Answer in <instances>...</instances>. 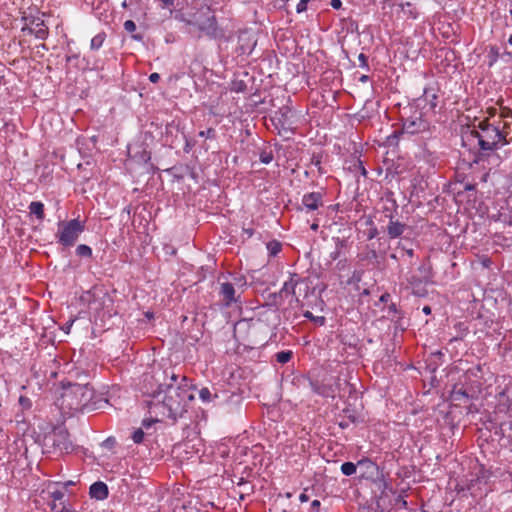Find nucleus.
I'll use <instances>...</instances> for the list:
<instances>
[{
  "instance_id": "obj_1",
  "label": "nucleus",
  "mask_w": 512,
  "mask_h": 512,
  "mask_svg": "<svg viewBox=\"0 0 512 512\" xmlns=\"http://www.w3.org/2000/svg\"><path fill=\"white\" fill-rule=\"evenodd\" d=\"M151 398L150 410H158L163 416L176 421L184 416L189 402L195 397L189 384L161 383L152 392Z\"/></svg>"
},
{
  "instance_id": "obj_2",
  "label": "nucleus",
  "mask_w": 512,
  "mask_h": 512,
  "mask_svg": "<svg viewBox=\"0 0 512 512\" xmlns=\"http://www.w3.org/2000/svg\"><path fill=\"white\" fill-rule=\"evenodd\" d=\"M478 128V130L474 129L470 132V136L477 140L480 148L478 160H482L490 152L508 144L506 134L498 126L488 122H480Z\"/></svg>"
},
{
  "instance_id": "obj_3",
  "label": "nucleus",
  "mask_w": 512,
  "mask_h": 512,
  "mask_svg": "<svg viewBox=\"0 0 512 512\" xmlns=\"http://www.w3.org/2000/svg\"><path fill=\"white\" fill-rule=\"evenodd\" d=\"M267 325L260 319H240L234 325L233 334L238 341L252 345H263L267 342Z\"/></svg>"
},
{
  "instance_id": "obj_4",
  "label": "nucleus",
  "mask_w": 512,
  "mask_h": 512,
  "mask_svg": "<svg viewBox=\"0 0 512 512\" xmlns=\"http://www.w3.org/2000/svg\"><path fill=\"white\" fill-rule=\"evenodd\" d=\"M186 23L196 27L210 39L225 37L224 30L218 26L217 19L209 7L195 13L191 19L186 20Z\"/></svg>"
},
{
  "instance_id": "obj_5",
  "label": "nucleus",
  "mask_w": 512,
  "mask_h": 512,
  "mask_svg": "<svg viewBox=\"0 0 512 512\" xmlns=\"http://www.w3.org/2000/svg\"><path fill=\"white\" fill-rule=\"evenodd\" d=\"M57 226L55 237L57 243L63 248L73 247L86 228L85 221L80 220L79 217L68 221H59Z\"/></svg>"
},
{
  "instance_id": "obj_6",
  "label": "nucleus",
  "mask_w": 512,
  "mask_h": 512,
  "mask_svg": "<svg viewBox=\"0 0 512 512\" xmlns=\"http://www.w3.org/2000/svg\"><path fill=\"white\" fill-rule=\"evenodd\" d=\"M73 450L70 434L65 427H56L43 438V452L52 454L70 453Z\"/></svg>"
},
{
  "instance_id": "obj_7",
  "label": "nucleus",
  "mask_w": 512,
  "mask_h": 512,
  "mask_svg": "<svg viewBox=\"0 0 512 512\" xmlns=\"http://www.w3.org/2000/svg\"><path fill=\"white\" fill-rule=\"evenodd\" d=\"M91 397L92 393L87 385L71 384L64 388L61 395V405L69 410L78 411L87 405Z\"/></svg>"
},
{
  "instance_id": "obj_8",
  "label": "nucleus",
  "mask_w": 512,
  "mask_h": 512,
  "mask_svg": "<svg viewBox=\"0 0 512 512\" xmlns=\"http://www.w3.org/2000/svg\"><path fill=\"white\" fill-rule=\"evenodd\" d=\"M357 470H359V482H361L362 480H366L375 484L378 487V489L381 490L382 494L388 488V483L385 480L382 470L370 458L363 457L360 460H358Z\"/></svg>"
},
{
  "instance_id": "obj_9",
  "label": "nucleus",
  "mask_w": 512,
  "mask_h": 512,
  "mask_svg": "<svg viewBox=\"0 0 512 512\" xmlns=\"http://www.w3.org/2000/svg\"><path fill=\"white\" fill-rule=\"evenodd\" d=\"M359 262L370 270L381 268L385 260V252H379L374 244H367L361 252L357 254Z\"/></svg>"
},
{
  "instance_id": "obj_10",
  "label": "nucleus",
  "mask_w": 512,
  "mask_h": 512,
  "mask_svg": "<svg viewBox=\"0 0 512 512\" xmlns=\"http://www.w3.org/2000/svg\"><path fill=\"white\" fill-rule=\"evenodd\" d=\"M429 127V122L423 117L420 111H414L412 115L403 119L402 122V132L411 135L427 131Z\"/></svg>"
},
{
  "instance_id": "obj_11",
  "label": "nucleus",
  "mask_w": 512,
  "mask_h": 512,
  "mask_svg": "<svg viewBox=\"0 0 512 512\" xmlns=\"http://www.w3.org/2000/svg\"><path fill=\"white\" fill-rule=\"evenodd\" d=\"M309 386L315 394L326 398H333L338 390V383L332 377L322 380L309 379Z\"/></svg>"
},
{
  "instance_id": "obj_12",
  "label": "nucleus",
  "mask_w": 512,
  "mask_h": 512,
  "mask_svg": "<svg viewBox=\"0 0 512 512\" xmlns=\"http://www.w3.org/2000/svg\"><path fill=\"white\" fill-rule=\"evenodd\" d=\"M289 112L290 108L283 106L275 111L274 115L271 117V121L275 128L278 130L279 135H283V133L293 134V129L291 128V123L289 122Z\"/></svg>"
},
{
  "instance_id": "obj_13",
  "label": "nucleus",
  "mask_w": 512,
  "mask_h": 512,
  "mask_svg": "<svg viewBox=\"0 0 512 512\" xmlns=\"http://www.w3.org/2000/svg\"><path fill=\"white\" fill-rule=\"evenodd\" d=\"M105 294L101 289L92 287L91 289L84 291L80 296V301L87 305L89 309L100 310L102 309L103 302L100 301Z\"/></svg>"
},
{
  "instance_id": "obj_14",
  "label": "nucleus",
  "mask_w": 512,
  "mask_h": 512,
  "mask_svg": "<svg viewBox=\"0 0 512 512\" xmlns=\"http://www.w3.org/2000/svg\"><path fill=\"white\" fill-rule=\"evenodd\" d=\"M180 133L182 135L184 134V132L180 128L179 122L173 120L170 123H168L165 127V131L162 133L164 141L163 145L173 148L175 141Z\"/></svg>"
},
{
  "instance_id": "obj_15",
  "label": "nucleus",
  "mask_w": 512,
  "mask_h": 512,
  "mask_svg": "<svg viewBox=\"0 0 512 512\" xmlns=\"http://www.w3.org/2000/svg\"><path fill=\"white\" fill-rule=\"evenodd\" d=\"M219 296L227 307L231 306L233 303L239 302L240 298V296H236V289L231 282H223L220 284Z\"/></svg>"
},
{
  "instance_id": "obj_16",
  "label": "nucleus",
  "mask_w": 512,
  "mask_h": 512,
  "mask_svg": "<svg viewBox=\"0 0 512 512\" xmlns=\"http://www.w3.org/2000/svg\"><path fill=\"white\" fill-rule=\"evenodd\" d=\"M334 242V249L329 253L330 261H336L345 258L349 247L347 238L332 237Z\"/></svg>"
},
{
  "instance_id": "obj_17",
  "label": "nucleus",
  "mask_w": 512,
  "mask_h": 512,
  "mask_svg": "<svg viewBox=\"0 0 512 512\" xmlns=\"http://www.w3.org/2000/svg\"><path fill=\"white\" fill-rule=\"evenodd\" d=\"M302 205L308 211H315L323 205V193L309 192L303 195Z\"/></svg>"
},
{
  "instance_id": "obj_18",
  "label": "nucleus",
  "mask_w": 512,
  "mask_h": 512,
  "mask_svg": "<svg viewBox=\"0 0 512 512\" xmlns=\"http://www.w3.org/2000/svg\"><path fill=\"white\" fill-rule=\"evenodd\" d=\"M23 20L29 21V24L34 28V36L37 39L45 40L48 37L49 31L43 19L30 15L23 17Z\"/></svg>"
},
{
  "instance_id": "obj_19",
  "label": "nucleus",
  "mask_w": 512,
  "mask_h": 512,
  "mask_svg": "<svg viewBox=\"0 0 512 512\" xmlns=\"http://www.w3.org/2000/svg\"><path fill=\"white\" fill-rule=\"evenodd\" d=\"M438 89L433 86L425 87L422 96L418 99L424 101L429 106V111L435 113L438 106Z\"/></svg>"
},
{
  "instance_id": "obj_20",
  "label": "nucleus",
  "mask_w": 512,
  "mask_h": 512,
  "mask_svg": "<svg viewBox=\"0 0 512 512\" xmlns=\"http://www.w3.org/2000/svg\"><path fill=\"white\" fill-rule=\"evenodd\" d=\"M256 46V40L247 35L238 36V45L235 49L237 56L250 55Z\"/></svg>"
},
{
  "instance_id": "obj_21",
  "label": "nucleus",
  "mask_w": 512,
  "mask_h": 512,
  "mask_svg": "<svg viewBox=\"0 0 512 512\" xmlns=\"http://www.w3.org/2000/svg\"><path fill=\"white\" fill-rule=\"evenodd\" d=\"M386 217L389 218V223L387 226V234L389 238L395 239L400 237L407 229V225L400 222L399 220H395L392 214L386 215Z\"/></svg>"
},
{
  "instance_id": "obj_22",
  "label": "nucleus",
  "mask_w": 512,
  "mask_h": 512,
  "mask_svg": "<svg viewBox=\"0 0 512 512\" xmlns=\"http://www.w3.org/2000/svg\"><path fill=\"white\" fill-rule=\"evenodd\" d=\"M302 282L301 277L296 273L289 272V278L283 283L282 288L280 289V293L283 298L288 296H295L296 286Z\"/></svg>"
},
{
  "instance_id": "obj_23",
  "label": "nucleus",
  "mask_w": 512,
  "mask_h": 512,
  "mask_svg": "<svg viewBox=\"0 0 512 512\" xmlns=\"http://www.w3.org/2000/svg\"><path fill=\"white\" fill-rule=\"evenodd\" d=\"M89 495L92 499L105 500L109 495L107 484L102 481L94 482L89 488Z\"/></svg>"
},
{
  "instance_id": "obj_24",
  "label": "nucleus",
  "mask_w": 512,
  "mask_h": 512,
  "mask_svg": "<svg viewBox=\"0 0 512 512\" xmlns=\"http://www.w3.org/2000/svg\"><path fill=\"white\" fill-rule=\"evenodd\" d=\"M199 398L203 403H219V395L216 392V389H210L208 387H203L199 390Z\"/></svg>"
},
{
  "instance_id": "obj_25",
  "label": "nucleus",
  "mask_w": 512,
  "mask_h": 512,
  "mask_svg": "<svg viewBox=\"0 0 512 512\" xmlns=\"http://www.w3.org/2000/svg\"><path fill=\"white\" fill-rule=\"evenodd\" d=\"M29 212L39 220L43 221L45 218V212H44V204L40 201H32L29 204Z\"/></svg>"
},
{
  "instance_id": "obj_26",
  "label": "nucleus",
  "mask_w": 512,
  "mask_h": 512,
  "mask_svg": "<svg viewBox=\"0 0 512 512\" xmlns=\"http://www.w3.org/2000/svg\"><path fill=\"white\" fill-rule=\"evenodd\" d=\"M349 170L351 172H353L355 175L359 174L365 178L367 177V174H368V172L363 164V161L360 160L359 158H356L351 162V164L349 166Z\"/></svg>"
},
{
  "instance_id": "obj_27",
  "label": "nucleus",
  "mask_w": 512,
  "mask_h": 512,
  "mask_svg": "<svg viewBox=\"0 0 512 512\" xmlns=\"http://www.w3.org/2000/svg\"><path fill=\"white\" fill-rule=\"evenodd\" d=\"M451 398L453 401H465L470 399V395L468 394L467 390L463 387H458L455 385L451 392Z\"/></svg>"
},
{
  "instance_id": "obj_28",
  "label": "nucleus",
  "mask_w": 512,
  "mask_h": 512,
  "mask_svg": "<svg viewBox=\"0 0 512 512\" xmlns=\"http://www.w3.org/2000/svg\"><path fill=\"white\" fill-rule=\"evenodd\" d=\"M106 38H107V34L104 31H101L98 34H96L91 39L90 49L93 51L99 50L103 46V43L105 42Z\"/></svg>"
},
{
  "instance_id": "obj_29",
  "label": "nucleus",
  "mask_w": 512,
  "mask_h": 512,
  "mask_svg": "<svg viewBox=\"0 0 512 512\" xmlns=\"http://www.w3.org/2000/svg\"><path fill=\"white\" fill-rule=\"evenodd\" d=\"M454 329L456 330L457 334L450 340L451 342L463 340V338L469 332L468 326L464 322H457L454 325Z\"/></svg>"
},
{
  "instance_id": "obj_30",
  "label": "nucleus",
  "mask_w": 512,
  "mask_h": 512,
  "mask_svg": "<svg viewBox=\"0 0 512 512\" xmlns=\"http://www.w3.org/2000/svg\"><path fill=\"white\" fill-rule=\"evenodd\" d=\"M266 248L268 250L269 256L275 257L281 252L282 243L276 239H273L266 244Z\"/></svg>"
},
{
  "instance_id": "obj_31",
  "label": "nucleus",
  "mask_w": 512,
  "mask_h": 512,
  "mask_svg": "<svg viewBox=\"0 0 512 512\" xmlns=\"http://www.w3.org/2000/svg\"><path fill=\"white\" fill-rule=\"evenodd\" d=\"M357 469H358V462L357 463H353V462H349V461L344 462L340 467L341 473L345 476L354 475L357 472Z\"/></svg>"
},
{
  "instance_id": "obj_32",
  "label": "nucleus",
  "mask_w": 512,
  "mask_h": 512,
  "mask_svg": "<svg viewBox=\"0 0 512 512\" xmlns=\"http://www.w3.org/2000/svg\"><path fill=\"white\" fill-rule=\"evenodd\" d=\"M75 253L81 258H91L93 254L92 248L86 244H79L76 247Z\"/></svg>"
},
{
  "instance_id": "obj_33",
  "label": "nucleus",
  "mask_w": 512,
  "mask_h": 512,
  "mask_svg": "<svg viewBox=\"0 0 512 512\" xmlns=\"http://www.w3.org/2000/svg\"><path fill=\"white\" fill-rule=\"evenodd\" d=\"M293 357V352L291 350H284L277 352L275 354L276 361L280 364L288 363Z\"/></svg>"
},
{
  "instance_id": "obj_34",
  "label": "nucleus",
  "mask_w": 512,
  "mask_h": 512,
  "mask_svg": "<svg viewBox=\"0 0 512 512\" xmlns=\"http://www.w3.org/2000/svg\"><path fill=\"white\" fill-rule=\"evenodd\" d=\"M322 153H313L310 159V165H313L317 168L320 175L324 174L325 171L323 170L321 163H322Z\"/></svg>"
},
{
  "instance_id": "obj_35",
  "label": "nucleus",
  "mask_w": 512,
  "mask_h": 512,
  "mask_svg": "<svg viewBox=\"0 0 512 512\" xmlns=\"http://www.w3.org/2000/svg\"><path fill=\"white\" fill-rule=\"evenodd\" d=\"M247 89V84L244 80H234L231 83L230 90L236 93H243Z\"/></svg>"
},
{
  "instance_id": "obj_36",
  "label": "nucleus",
  "mask_w": 512,
  "mask_h": 512,
  "mask_svg": "<svg viewBox=\"0 0 512 512\" xmlns=\"http://www.w3.org/2000/svg\"><path fill=\"white\" fill-rule=\"evenodd\" d=\"M487 57L489 59L488 66L492 67L499 58L498 48L495 46H491Z\"/></svg>"
},
{
  "instance_id": "obj_37",
  "label": "nucleus",
  "mask_w": 512,
  "mask_h": 512,
  "mask_svg": "<svg viewBox=\"0 0 512 512\" xmlns=\"http://www.w3.org/2000/svg\"><path fill=\"white\" fill-rule=\"evenodd\" d=\"M303 315L305 318L313 321L318 326H323L326 322L324 316H314L313 313L310 311H306Z\"/></svg>"
},
{
  "instance_id": "obj_38",
  "label": "nucleus",
  "mask_w": 512,
  "mask_h": 512,
  "mask_svg": "<svg viewBox=\"0 0 512 512\" xmlns=\"http://www.w3.org/2000/svg\"><path fill=\"white\" fill-rule=\"evenodd\" d=\"M164 373H165L166 376H169V378H170V382L169 383H173V384H188V379L185 376L181 377L180 381H178L180 376L175 374L173 371H171L170 374L167 371H165Z\"/></svg>"
},
{
  "instance_id": "obj_39",
  "label": "nucleus",
  "mask_w": 512,
  "mask_h": 512,
  "mask_svg": "<svg viewBox=\"0 0 512 512\" xmlns=\"http://www.w3.org/2000/svg\"><path fill=\"white\" fill-rule=\"evenodd\" d=\"M274 156L271 150H262L259 154V160L263 164H269L272 162Z\"/></svg>"
},
{
  "instance_id": "obj_40",
  "label": "nucleus",
  "mask_w": 512,
  "mask_h": 512,
  "mask_svg": "<svg viewBox=\"0 0 512 512\" xmlns=\"http://www.w3.org/2000/svg\"><path fill=\"white\" fill-rule=\"evenodd\" d=\"M50 508L55 512H72L65 502H52Z\"/></svg>"
},
{
  "instance_id": "obj_41",
  "label": "nucleus",
  "mask_w": 512,
  "mask_h": 512,
  "mask_svg": "<svg viewBox=\"0 0 512 512\" xmlns=\"http://www.w3.org/2000/svg\"><path fill=\"white\" fill-rule=\"evenodd\" d=\"M283 299L284 298H283L282 294L280 293V291L269 295V300H270L271 304L276 307L281 306L283 304Z\"/></svg>"
},
{
  "instance_id": "obj_42",
  "label": "nucleus",
  "mask_w": 512,
  "mask_h": 512,
  "mask_svg": "<svg viewBox=\"0 0 512 512\" xmlns=\"http://www.w3.org/2000/svg\"><path fill=\"white\" fill-rule=\"evenodd\" d=\"M50 497L53 502H64L65 492L60 489H55L50 492Z\"/></svg>"
},
{
  "instance_id": "obj_43",
  "label": "nucleus",
  "mask_w": 512,
  "mask_h": 512,
  "mask_svg": "<svg viewBox=\"0 0 512 512\" xmlns=\"http://www.w3.org/2000/svg\"><path fill=\"white\" fill-rule=\"evenodd\" d=\"M18 403L23 410H29L32 407L31 399L25 395L19 397Z\"/></svg>"
},
{
  "instance_id": "obj_44",
  "label": "nucleus",
  "mask_w": 512,
  "mask_h": 512,
  "mask_svg": "<svg viewBox=\"0 0 512 512\" xmlns=\"http://www.w3.org/2000/svg\"><path fill=\"white\" fill-rule=\"evenodd\" d=\"M342 413L344 414V417L347 420H349V422L354 423V424L357 423L358 419H357V416L353 409L345 408V409H343Z\"/></svg>"
},
{
  "instance_id": "obj_45",
  "label": "nucleus",
  "mask_w": 512,
  "mask_h": 512,
  "mask_svg": "<svg viewBox=\"0 0 512 512\" xmlns=\"http://www.w3.org/2000/svg\"><path fill=\"white\" fill-rule=\"evenodd\" d=\"M233 280L234 282L232 284L234 285V287L236 286L238 289H241L242 291L246 288L247 281L245 276H236L234 277Z\"/></svg>"
},
{
  "instance_id": "obj_46",
  "label": "nucleus",
  "mask_w": 512,
  "mask_h": 512,
  "mask_svg": "<svg viewBox=\"0 0 512 512\" xmlns=\"http://www.w3.org/2000/svg\"><path fill=\"white\" fill-rule=\"evenodd\" d=\"M144 431L141 428L136 429L132 434V440L135 444H140L144 439Z\"/></svg>"
},
{
  "instance_id": "obj_47",
  "label": "nucleus",
  "mask_w": 512,
  "mask_h": 512,
  "mask_svg": "<svg viewBox=\"0 0 512 512\" xmlns=\"http://www.w3.org/2000/svg\"><path fill=\"white\" fill-rule=\"evenodd\" d=\"M199 137H203L206 139H215L216 138V130L214 128H208L206 130H202L198 133Z\"/></svg>"
},
{
  "instance_id": "obj_48",
  "label": "nucleus",
  "mask_w": 512,
  "mask_h": 512,
  "mask_svg": "<svg viewBox=\"0 0 512 512\" xmlns=\"http://www.w3.org/2000/svg\"><path fill=\"white\" fill-rule=\"evenodd\" d=\"M358 60L360 62L359 66L366 71H370V66L368 64V57L364 53H360L358 55Z\"/></svg>"
},
{
  "instance_id": "obj_49",
  "label": "nucleus",
  "mask_w": 512,
  "mask_h": 512,
  "mask_svg": "<svg viewBox=\"0 0 512 512\" xmlns=\"http://www.w3.org/2000/svg\"><path fill=\"white\" fill-rule=\"evenodd\" d=\"M183 138L185 140L183 150L185 153H189L192 150L193 146L195 145V141L188 139V137L185 134H183Z\"/></svg>"
},
{
  "instance_id": "obj_50",
  "label": "nucleus",
  "mask_w": 512,
  "mask_h": 512,
  "mask_svg": "<svg viewBox=\"0 0 512 512\" xmlns=\"http://www.w3.org/2000/svg\"><path fill=\"white\" fill-rule=\"evenodd\" d=\"M123 26L128 33H133L136 30V24L133 20H126Z\"/></svg>"
},
{
  "instance_id": "obj_51",
  "label": "nucleus",
  "mask_w": 512,
  "mask_h": 512,
  "mask_svg": "<svg viewBox=\"0 0 512 512\" xmlns=\"http://www.w3.org/2000/svg\"><path fill=\"white\" fill-rule=\"evenodd\" d=\"M310 0H299L297 6H296V12L297 13H302L304 11L307 10V3L309 2Z\"/></svg>"
},
{
  "instance_id": "obj_52",
  "label": "nucleus",
  "mask_w": 512,
  "mask_h": 512,
  "mask_svg": "<svg viewBox=\"0 0 512 512\" xmlns=\"http://www.w3.org/2000/svg\"><path fill=\"white\" fill-rule=\"evenodd\" d=\"M116 444V440L114 437H108L107 439H105L102 443V446L103 447H106L108 449H112Z\"/></svg>"
},
{
  "instance_id": "obj_53",
  "label": "nucleus",
  "mask_w": 512,
  "mask_h": 512,
  "mask_svg": "<svg viewBox=\"0 0 512 512\" xmlns=\"http://www.w3.org/2000/svg\"><path fill=\"white\" fill-rule=\"evenodd\" d=\"M25 25L22 27L21 31L28 35H34V28L29 24V21H24Z\"/></svg>"
},
{
  "instance_id": "obj_54",
  "label": "nucleus",
  "mask_w": 512,
  "mask_h": 512,
  "mask_svg": "<svg viewBox=\"0 0 512 512\" xmlns=\"http://www.w3.org/2000/svg\"><path fill=\"white\" fill-rule=\"evenodd\" d=\"M462 185H463V190H464V191H467V192H470V191L476 192V183L466 181V182H464Z\"/></svg>"
},
{
  "instance_id": "obj_55",
  "label": "nucleus",
  "mask_w": 512,
  "mask_h": 512,
  "mask_svg": "<svg viewBox=\"0 0 512 512\" xmlns=\"http://www.w3.org/2000/svg\"><path fill=\"white\" fill-rule=\"evenodd\" d=\"M347 264H348V260L347 258H342V259H339L338 262L336 263V270L338 271H341L343 269H345L347 267Z\"/></svg>"
},
{
  "instance_id": "obj_56",
  "label": "nucleus",
  "mask_w": 512,
  "mask_h": 512,
  "mask_svg": "<svg viewBox=\"0 0 512 512\" xmlns=\"http://www.w3.org/2000/svg\"><path fill=\"white\" fill-rule=\"evenodd\" d=\"M378 229L375 226H372L367 232V239L372 240L377 237Z\"/></svg>"
},
{
  "instance_id": "obj_57",
  "label": "nucleus",
  "mask_w": 512,
  "mask_h": 512,
  "mask_svg": "<svg viewBox=\"0 0 512 512\" xmlns=\"http://www.w3.org/2000/svg\"><path fill=\"white\" fill-rule=\"evenodd\" d=\"M314 511H321V502L317 499L313 500L310 504V508Z\"/></svg>"
},
{
  "instance_id": "obj_58",
  "label": "nucleus",
  "mask_w": 512,
  "mask_h": 512,
  "mask_svg": "<svg viewBox=\"0 0 512 512\" xmlns=\"http://www.w3.org/2000/svg\"><path fill=\"white\" fill-rule=\"evenodd\" d=\"M361 280V274L357 271H354L353 275L351 276V278L349 279L348 283H352V282H359Z\"/></svg>"
},
{
  "instance_id": "obj_59",
  "label": "nucleus",
  "mask_w": 512,
  "mask_h": 512,
  "mask_svg": "<svg viewBox=\"0 0 512 512\" xmlns=\"http://www.w3.org/2000/svg\"><path fill=\"white\" fill-rule=\"evenodd\" d=\"M388 312H389V314L390 313H392V314H400V311L398 310V308H397L395 303H390L389 304Z\"/></svg>"
},
{
  "instance_id": "obj_60",
  "label": "nucleus",
  "mask_w": 512,
  "mask_h": 512,
  "mask_svg": "<svg viewBox=\"0 0 512 512\" xmlns=\"http://www.w3.org/2000/svg\"><path fill=\"white\" fill-rule=\"evenodd\" d=\"M465 179H466V175L463 173H457L455 175V180L457 183L463 184L464 182H466Z\"/></svg>"
},
{
  "instance_id": "obj_61",
  "label": "nucleus",
  "mask_w": 512,
  "mask_h": 512,
  "mask_svg": "<svg viewBox=\"0 0 512 512\" xmlns=\"http://www.w3.org/2000/svg\"><path fill=\"white\" fill-rule=\"evenodd\" d=\"M158 420H154V419H144L142 421V426L145 427V428H149L152 426V424H154L155 422H157Z\"/></svg>"
},
{
  "instance_id": "obj_62",
  "label": "nucleus",
  "mask_w": 512,
  "mask_h": 512,
  "mask_svg": "<svg viewBox=\"0 0 512 512\" xmlns=\"http://www.w3.org/2000/svg\"><path fill=\"white\" fill-rule=\"evenodd\" d=\"M160 80V75L158 73H151L149 75V81L151 83H157Z\"/></svg>"
},
{
  "instance_id": "obj_63",
  "label": "nucleus",
  "mask_w": 512,
  "mask_h": 512,
  "mask_svg": "<svg viewBox=\"0 0 512 512\" xmlns=\"http://www.w3.org/2000/svg\"><path fill=\"white\" fill-rule=\"evenodd\" d=\"M390 298L391 295L388 292H385L380 296L379 301L382 303H387L390 300Z\"/></svg>"
},
{
  "instance_id": "obj_64",
  "label": "nucleus",
  "mask_w": 512,
  "mask_h": 512,
  "mask_svg": "<svg viewBox=\"0 0 512 512\" xmlns=\"http://www.w3.org/2000/svg\"><path fill=\"white\" fill-rule=\"evenodd\" d=\"M331 6L333 9H340L342 7V1L341 0H331Z\"/></svg>"
}]
</instances>
